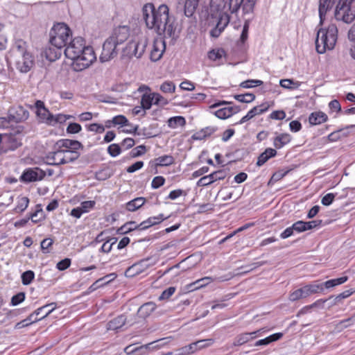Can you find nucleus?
Here are the masks:
<instances>
[{"mask_svg": "<svg viewBox=\"0 0 355 355\" xmlns=\"http://www.w3.org/2000/svg\"><path fill=\"white\" fill-rule=\"evenodd\" d=\"M308 297L318 293L323 292V284L318 282H313L311 284L305 285Z\"/></svg>", "mask_w": 355, "mask_h": 355, "instance_id": "obj_38", "label": "nucleus"}, {"mask_svg": "<svg viewBox=\"0 0 355 355\" xmlns=\"http://www.w3.org/2000/svg\"><path fill=\"white\" fill-rule=\"evenodd\" d=\"M234 98L239 102L249 103L255 99V96L252 93H246L244 94H236Z\"/></svg>", "mask_w": 355, "mask_h": 355, "instance_id": "obj_50", "label": "nucleus"}, {"mask_svg": "<svg viewBox=\"0 0 355 355\" xmlns=\"http://www.w3.org/2000/svg\"><path fill=\"white\" fill-rule=\"evenodd\" d=\"M73 118L71 115L63 114H58L56 115H53L51 116V119L49 121V125L55 126L57 124H62L66 122L67 120Z\"/></svg>", "mask_w": 355, "mask_h": 355, "instance_id": "obj_41", "label": "nucleus"}, {"mask_svg": "<svg viewBox=\"0 0 355 355\" xmlns=\"http://www.w3.org/2000/svg\"><path fill=\"white\" fill-rule=\"evenodd\" d=\"M145 151L146 147L144 146H138L130 151V156L132 157H137L144 154Z\"/></svg>", "mask_w": 355, "mask_h": 355, "instance_id": "obj_59", "label": "nucleus"}, {"mask_svg": "<svg viewBox=\"0 0 355 355\" xmlns=\"http://www.w3.org/2000/svg\"><path fill=\"white\" fill-rule=\"evenodd\" d=\"M130 36V28L127 26H121L116 28L109 37L116 45L124 42Z\"/></svg>", "mask_w": 355, "mask_h": 355, "instance_id": "obj_19", "label": "nucleus"}, {"mask_svg": "<svg viewBox=\"0 0 355 355\" xmlns=\"http://www.w3.org/2000/svg\"><path fill=\"white\" fill-rule=\"evenodd\" d=\"M81 125L77 123H71L67 128V132L69 134H76L81 131Z\"/></svg>", "mask_w": 355, "mask_h": 355, "instance_id": "obj_58", "label": "nucleus"}, {"mask_svg": "<svg viewBox=\"0 0 355 355\" xmlns=\"http://www.w3.org/2000/svg\"><path fill=\"white\" fill-rule=\"evenodd\" d=\"M155 303L148 302L141 305L138 309L137 314L142 318L148 317L156 309Z\"/></svg>", "mask_w": 355, "mask_h": 355, "instance_id": "obj_31", "label": "nucleus"}, {"mask_svg": "<svg viewBox=\"0 0 355 355\" xmlns=\"http://www.w3.org/2000/svg\"><path fill=\"white\" fill-rule=\"evenodd\" d=\"M146 200L144 198H136L126 203V209L129 211H135L141 207L145 202Z\"/></svg>", "mask_w": 355, "mask_h": 355, "instance_id": "obj_40", "label": "nucleus"}, {"mask_svg": "<svg viewBox=\"0 0 355 355\" xmlns=\"http://www.w3.org/2000/svg\"><path fill=\"white\" fill-rule=\"evenodd\" d=\"M168 217H164L162 214H159L157 216L149 217L146 220L143 221L139 225L140 229L145 230L153 225H157L162 222L164 220Z\"/></svg>", "mask_w": 355, "mask_h": 355, "instance_id": "obj_30", "label": "nucleus"}, {"mask_svg": "<svg viewBox=\"0 0 355 355\" xmlns=\"http://www.w3.org/2000/svg\"><path fill=\"white\" fill-rule=\"evenodd\" d=\"M29 116V112L22 106H16L10 108L8 112V119L12 122L19 123L26 121Z\"/></svg>", "mask_w": 355, "mask_h": 355, "instance_id": "obj_18", "label": "nucleus"}, {"mask_svg": "<svg viewBox=\"0 0 355 355\" xmlns=\"http://www.w3.org/2000/svg\"><path fill=\"white\" fill-rule=\"evenodd\" d=\"M335 6L334 16L336 20L352 23L355 19V0H333Z\"/></svg>", "mask_w": 355, "mask_h": 355, "instance_id": "obj_6", "label": "nucleus"}, {"mask_svg": "<svg viewBox=\"0 0 355 355\" xmlns=\"http://www.w3.org/2000/svg\"><path fill=\"white\" fill-rule=\"evenodd\" d=\"M175 89V83L170 80L164 81L159 87V89L164 94H173Z\"/></svg>", "mask_w": 355, "mask_h": 355, "instance_id": "obj_49", "label": "nucleus"}, {"mask_svg": "<svg viewBox=\"0 0 355 355\" xmlns=\"http://www.w3.org/2000/svg\"><path fill=\"white\" fill-rule=\"evenodd\" d=\"M257 0H211V10H225L231 14L238 12L243 6L245 14L252 13Z\"/></svg>", "mask_w": 355, "mask_h": 355, "instance_id": "obj_3", "label": "nucleus"}, {"mask_svg": "<svg viewBox=\"0 0 355 355\" xmlns=\"http://www.w3.org/2000/svg\"><path fill=\"white\" fill-rule=\"evenodd\" d=\"M56 145L60 150H78L82 147L79 141L70 139H60Z\"/></svg>", "mask_w": 355, "mask_h": 355, "instance_id": "obj_27", "label": "nucleus"}, {"mask_svg": "<svg viewBox=\"0 0 355 355\" xmlns=\"http://www.w3.org/2000/svg\"><path fill=\"white\" fill-rule=\"evenodd\" d=\"M64 152V164L73 162L79 157L77 150H62Z\"/></svg>", "mask_w": 355, "mask_h": 355, "instance_id": "obj_47", "label": "nucleus"}, {"mask_svg": "<svg viewBox=\"0 0 355 355\" xmlns=\"http://www.w3.org/2000/svg\"><path fill=\"white\" fill-rule=\"evenodd\" d=\"M291 140V137L288 133L280 134L273 140L274 146L277 148H282L284 146L288 144Z\"/></svg>", "mask_w": 355, "mask_h": 355, "instance_id": "obj_36", "label": "nucleus"}, {"mask_svg": "<svg viewBox=\"0 0 355 355\" xmlns=\"http://www.w3.org/2000/svg\"><path fill=\"white\" fill-rule=\"evenodd\" d=\"M276 150L268 148L265 150L258 157L257 165L261 166L263 165L270 158L273 157L276 155Z\"/></svg>", "mask_w": 355, "mask_h": 355, "instance_id": "obj_35", "label": "nucleus"}, {"mask_svg": "<svg viewBox=\"0 0 355 355\" xmlns=\"http://www.w3.org/2000/svg\"><path fill=\"white\" fill-rule=\"evenodd\" d=\"M3 142H4L5 148L7 149V152L8 150H15L21 145V139L15 135L6 136V140L3 139Z\"/></svg>", "mask_w": 355, "mask_h": 355, "instance_id": "obj_32", "label": "nucleus"}, {"mask_svg": "<svg viewBox=\"0 0 355 355\" xmlns=\"http://www.w3.org/2000/svg\"><path fill=\"white\" fill-rule=\"evenodd\" d=\"M153 95L154 105L164 106L168 103V101H167V99L165 98L164 96H162L159 93L154 92V93H153Z\"/></svg>", "mask_w": 355, "mask_h": 355, "instance_id": "obj_53", "label": "nucleus"}, {"mask_svg": "<svg viewBox=\"0 0 355 355\" xmlns=\"http://www.w3.org/2000/svg\"><path fill=\"white\" fill-rule=\"evenodd\" d=\"M6 61L9 64H14L20 72L27 73L34 64V57L27 50L26 42L17 40L8 51Z\"/></svg>", "mask_w": 355, "mask_h": 355, "instance_id": "obj_2", "label": "nucleus"}, {"mask_svg": "<svg viewBox=\"0 0 355 355\" xmlns=\"http://www.w3.org/2000/svg\"><path fill=\"white\" fill-rule=\"evenodd\" d=\"M112 123L114 125H128V120L123 115H118L112 119Z\"/></svg>", "mask_w": 355, "mask_h": 355, "instance_id": "obj_57", "label": "nucleus"}, {"mask_svg": "<svg viewBox=\"0 0 355 355\" xmlns=\"http://www.w3.org/2000/svg\"><path fill=\"white\" fill-rule=\"evenodd\" d=\"M268 109V105L266 103L261 104L258 106L254 107L251 109L246 115L243 116L241 119L237 123V124H243L250 119H252L254 116L261 114L263 112H266Z\"/></svg>", "mask_w": 355, "mask_h": 355, "instance_id": "obj_22", "label": "nucleus"}, {"mask_svg": "<svg viewBox=\"0 0 355 355\" xmlns=\"http://www.w3.org/2000/svg\"><path fill=\"white\" fill-rule=\"evenodd\" d=\"M174 162V157L168 155L160 156L155 159V165L157 166H168L172 165Z\"/></svg>", "mask_w": 355, "mask_h": 355, "instance_id": "obj_42", "label": "nucleus"}, {"mask_svg": "<svg viewBox=\"0 0 355 355\" xmlns=\"http://www.w3.org/2000/svg\"><path fill=\"white\" fill-rule=\"evenodd\" d=\"M292 229L298 233L306 231L305 222L302 220H298L295 222L293 224Z\"/></svg>", "mask_w": 355, "mask_h": 355, "instance_id": "obj_63", "label": "nucleus"}, {"mask_svg": "<svg viewBox=\"0 0 355 355\" xmlns=\"http://www.w3.org/2000/svg\"><path fill=\"white\" fill-rule=\"evenodd\" d=\"M327 116L322 112H315L310 114L309 121L311 125H316L327 121Z\"/></svg>", "mask_w": 355, "mask_h": 355, "instance_id": "obj_34", "label": "nucleus"}, {"mask_svg": "<svg viewBox=\"0 0 355 355\" xmlns=\"http://www.w3.org/2000/svg\"><path fill=\"white\" fill-rule=\"evenodd\" d=\"M126 322L131 326L135 322L130 320H128L124 315H121L110 320L107 324V329L108 330H117L124 326Z\"/></svg>", "mask_w": 355, "mask_h": 355, "instance_id": "obj_23", "label": "nucleus"}, {"mask_svg": "<svg viewBox=\"0 0 355 355\" xmlns=\"http://www.w3.org/2000/svg\"><path fill=\"white\" fill-rule=\"evenodd\" d=\"M171 340V337L164 338L135 348H132V345H129L124 349V352L127 354H135L143 348L149 350H157L165 346Z\"/></svg>", "mask_w": 355, "mask_h": 355, "instance_id": "obj_12", "label": "nucleus"}, {"mask_svg": "<svg viewBox=\"0 0 355 355\" xmlns=\"http://www.w3.org/2000/svg\"><path fill=\"white\" fill-rule=\"evenodd\" d=\"M29 204V199L27 197H19L17 199V205L15 209L16 212L21 213L26 209Z\"/></svg>", "mask_w": 355, "mask_h": 355, "instance_id": "obj_48", "label": "nucleus"}, {"mask_svg": "<svg viewBox=\"0 0 355 355\" xmlns=\"http://www.w3.org/2000/svg\"><path fill=\"white\" fill-rule=\"evenodd\" d=\"M35 273L32 270H27L21 275V282L24 285L30 284L34 279Z\"/></svg>", "mask_w": 355, "mask_h": 355, "instance_id": "obj_52", "label": "nucleus"}, {"mask_svg": "<svg viewBox=\"0 0 355 355\" xmlns=\"http://www.w3.org/2000/svg\"><path fill=\"white\" fill-rule=\"evenodd\" d=\"M338 39V28L335 24L320 28L315 39V49L318 53H324L334 48Z\"/></svg>", "mask_w": 355, "mask_h": 355, "instance_id": "obj_4", "label": "nucleus"}, {"mask_svg": "<svg viewBox=\"0 0 355 355\" xmlns=\"http://www.w3.org/2000/svg\"><path fill=\"white\" fill-rule=\"evenodd\" d=\"M263 84V81L260 80H247L240 83L239 86L242 88L249 89L253 88L257 86H260Z\"/></svg>", "mask_w": 355, "mask_h": 355, "instance_id": "obj_51", "label": "nucleus"}, {"mask_svg": "<svg viewBox=\"0 0 355 355\" xmlns=\"http://www.w3.org/2000/svg\"><path fill=\"white\" fill-rule=\"evenodd\" d=\"M96 60V54L92 46H87L77 58L71 60L72 68L76 71H81L88 68Z\"/></svg>", "mask_w": 355, "mask_h": 355, "instance_id": "obj_8", "label": "nucleus"}, {"mask_svg": "<svg viewBox=\"0 0 355 355\" xmlns=\"http://www.w3.org/2000/svg\"><path fill=\"white\" fill-rule=\"evenodd\" d=\"M279 85L284 89H296L300 87L301 83L298 81H293L291 79H282L279 81Z\"/></svg>", "mask_w": 355, "mask_h": 355, "instance_id": "obj_46", "label": "nucleus"}, {"mask_svg": "<svg viewBox=\"0 0 355 355\" xmlns=\"http://www.w3.org/2000/svg\"><path fill=\"white\" fill-rule=\"evenodd\" d=\"M46 175L44 171L39 168H27L20 177V180L24 182H31L42 180Z\"/></svg>", "mask_w": 355, "mask_h": 355, "instance_id": "obj_16", "label": "nucleus"}, {"mask_svg": "<svg viewBox=\"0 0 355 355\" xmlns=\"http://www.w3.org/2000/svg\"><path fill=\"white\" fill-rule=\"evenodd\" d=\"M261 331H262V329H259L258 331H252L250 333L241 334L239 335L238 336H236V338H235V340L234 341V345L235 346L242 345L248 343V341L254 339V338H256L257 334L261 332Z\"/></svg>", "mask_w": 355, "mask_h": 355, "instance_id": "obj_28", "label": "nucleus"}, {"mask_svg": "<svg viewBox=\"0 0 355 355\" xmlns=\"http://www.w3.org/2000/svg\"><path fill=\"white\" fill-rule=\"evenodd\" d=\"M116 243L115 239H112L105 241L101 246V251L103 252H110L112 250V245Z\"/></svg>", "mask_w": 355, "mask_h": 355, "instance_id": "obj_64", "label": "nucleus"}, {"mask_svg": "<svg viewBox=\"0 0 355 355\" xmlns=\"http://www.w3.org/2000/svg\"><path fill=\"white\" fill-rule=\"evenodd\" d=\"M53 243V240L51 238H46L42 241L41 248L44 253L49 252V249Z\"/></svg>", "mask_w": 355, "mask_h": 355, "instance_id": "obj_56", "label": "nucleus"}, {"mask_svg": "<svg viewBox=\"0 0 355 355\" xmlns=\"http://www.w3.org/2000/svg\"><path fill=\"white\" fill-rule=\"evenodd\" d=\"M56 309V304L55 302L46 304L31 313L24 322H28L29 323L35 322L43 318L47 317Z\"/></svg>", "mask_w": 355, "mask_h": 355, "instance_id": "obj_11", "label": "nucleus"}, {"mask_svg": "<svg viewBox=\"0 0 355 355\" xmlns=\"http://www.w3.org/2000/svg\"><path fill=\"white\" fill-rule=\"evenodd\" d=\"M33 107L35 109V114L40 122L49 125V121L53 114L45 107L44 102L40 100L37 101Z\"/></svg>", "mask_w": 355, "mask_h": 355, "instance_id": "obj_17", "label": "nucleus"}, {"mask_svg": "<svg viewBox=\"0 0 355 355\" xmlns=\"http://www.w3.org/2000/svg\"><path fill=\"white\" fill-rule=\"evenodd\" d=\"M307 297L308 295L305 286H303L291 293L288 299L291 302H295L302 298H306Z\"/></svg>", "mask_w": 355, "mask_h": 355, "instance_id": "obj_43", "label": "nucleus"}, {"mask_svg": "<svg viewBox=\"0 0 355 355\" xmlns=\"http://www.w3.org/2000/svg\"><path fill=\"white\" fill-rule=\"evenodd\" d=\"M157 262V259L155 257H148L142 259L129 267L125 271V275L127 277H133L139 275L150 267L155 265Z\"/></svg>", "mask_w": 355, "mask_h": 355, "instance_id": "obj_9", "label": "nucleus"}, {"mask_svg": "<svg viewBox=\"0 0 355 355\" xmlns=\"http://www.w3.org/2000/svg\"><path fill=\"white\" fill-rule=\"evenodd\" d=\"M62 48L51 45L50 43V46L44 51L46 58L51 62L59 59L62 55Z\"/></svg>", "mask_w": 355, "mask_h": 355, "instance_id": "obj_26", "label": "nucleus"}, {"mask_svg": "<svg viewBox=\"0 0 355 355\" xmlns=\"http://www.w3.org/2000/svg\"><path fill=\"white\" fill-rule=\"evenodd\" d=\"M334 1L331 0H320L319 1V17L320 22L322 24L325 19L327 12L332 8Z\"/></svg>", "mask_w": 355, "mask_h": 355, "instance_id": "obj_29", "label": "nucleus"}, {"mask_svg": "<svg viewBox=\"0 0 355 355\" xmlns=\"http://www.w3.org/2000/svg\"><path fill=\"white\" fill-rule=\"evenodd\" d=\"M211 282H213V279L211 277H205L190 284L189 288L192 291L197 290L206 286Z\"/></svg>", "mask_w": 355, "mask_h": 355, "instance_id": "obj_37", "label": "nucleus"}, {"mask_svg": "<svg viewBox=\"0 0 355 355\" xmlns=\"http://www.w3.org/2000/svg\"><path fill=\"white\" fill-rule=\"evenodd\" d=\"M283 336L282 333H276L274 334H272L263 339H261L258 341H257L254 344V346H261V345H267L270 343L277 341L279 340Z\"/></svg>", "mask_w": 355, "mask_h": 355, "instance_id": "obj_39", "label": "nucleus"}, {"mask_svg": "<svg viewBox=\"0 0 355 355\" xmlns=\"http://www.w3.org/2000/svg\"><path fill=\"white\" fill-rule=\"evenodd\" d=\"M225 56V52L221 48L212 49L207 53L208 58L213 62H217V64L222 63L223 59Z\"/></svg>", "mask_w": 355, "mask_h": 355, "instance_id": "obj_33", "label": "nucleus"}, {"mask_svg": "<svg viewBox=\"0 0 355 355\" xmlns=\"http://www.w3.org/2000/svg\"><path fill=\"white\" fill-rule=\"evenodd\" d=\"M239 112L237 106L225 107L220 108L215 112H211L216 117L220 119H226Z\"/></svg>", "mask_w": 355, "mask_h": 355, "instance_id": "obj_25", "label": "nucleus"}, {"mask_svg": "<svg viewBox=\"0 0 355 355\" xmlns=\"http://www.w3.org/2000/svg\"><path fill=\"white\" fill-rule=\"evenodd\" d=\"M218 12V17L216 27L213 28L210 35L213 37H218L220 33L224 31L225 27L228 25L230 17V12L225 10H216Z\"/></svg>", "mask_w": 355, "mask_h": 355, "instance_id": "obj_13", "label": "nucleus"}, {"mask_svg": "<svg viewBox=\"0 0 355 355\" xmlns=\"http://www.w3.org/2000/svg\"><path fill=\"white\" fill-rule=\"evenodd\" d=\"M153 104H154L153 93L144 94L141 99V105H142L143 110H149Z\"/></svg>", "mask_w": 355, "mask_h": 355, "instance_id": "obj_45", "label": "nucleus"}, {"mask_svg": "<svg viewBox=\"0 0 355 355\" xmlns=\"http://www.w3.org/2000/svg\"><path fill=\"white\" fill-rule=\"evenodd\" d=\"M25 300V294L24 293H19L17 295L12 296L11 299V304L12 306H17Z\"/></svg>", "mask_w": 355, "mask_h": 355, "instance_id": "obj_62", "label": "nucleus"}, {"mask_svg": "<svg viewBox=\"0 0 355 355\" xmlns=\"http://www.w3.org/2000/svg\"><path fill=\"white\" fill-rule=\"evenodd\" d=\"M227 175V172L224 170H219L215 171L208 175H205L201 178L198 182L197 185L198 187L208 186L213 182L225 179Z\"/></svg>", "mask_w": 355, "mask_h": 355, "instance_id": "obj_20", "label": "nucleus"}, {"mask_svg": "<svg viewBox=\"0 0 355 355\" xmlns=\"http://www.w3.org/2000/svg\"><path fill=\"white\" fill-rule=\"evenodd\" d=\"M165 49L164 40L161 37L155 38L150 46V59L153 62L159 60L162 57Z\"/></svg>", "mask_w": 355, "mask_h": 355, "instance_id": "obj_15", "label": "nucleus"}, {"mask_svg": "<svg viewBox=\"0 0 355 355\" xmlns=\"http://www.w3.org/2000/svg\"><path fill=\"white\" fill-rule=\"evenodd\" d=\"M96 202L94 200H88L82 202L79 207L83 213H87L94 208Z\"/></svg>", "mask_w": 355, "mask_h": 355, "instance_id": "obj_55", "label": "nucleus"}, {"mask_svg": "<svg viewBox=\"0 0 355 355\" xmlns=\"http://www.w3.org/2000/svg\"><path fill=\"white\" fill-rule=\"evenodd\" d=\"M71 37L69 28L64 23H58L50 31V43L58 47H64Z\"/></svg>", "mask_w": 355, "mask_h": 355, "instance_id": "obj_7", "label": "nucleus"}, {"mask_svg": "<svg viewBox=\"0 0 355 355\" xmlns=\"http://www.w3.org/2000/svg\"><path fill=\"white\" fill-rule=\"evenodd\" d=\"M86 47L87 46L85 45L83 38L80 37H75L66 47L64 50L65 56L70 60H73L77 58Z\"/></svg>", "mask_w": 355, "mask_h": 355, "instance_id": "obj_10", "label": "nucleus"}, {"mask_svg": "<svg viewBox=\"0 0 355 355\" xmlns=\"http://www.w3.org/2000/svg\"><path fill=\"white\" fill-rule=\"evenodd\" d=\"M168 126L171 128H176L178 127H183L186 124V120L182 116H177L171 117L168 119Z\"/></svg>", "mask_w": 355, "mask_h": 355, "instance_id": "obj_44", "label": "nucleus"}, {"mask_svg": "<svg viewBox=\"0 0 355 355\" xmlns=\"http://www.w3.org/2000/svg\"><path fill=\"white\" fill-rule=\"evenodd\" d=\"M199 0H178V9L183 11L185 16L190 17L196 12Z\"/></svg>", "mask_w": 355, "mask_h": 355, "instance_id": "obj_21", "label": "nucleus"}, {"mask_svg": "<svg viewBox=\"0 0 355 355\" xmlns=\"http://www.w3.org/2000/svg\"><path fill=\"white\" fill-rule=\"evenodd\" d=\"M355 292V290L351 289V290H347L343 291V293L338 295L335 299H334V304H337L341 300L347 298L349 297L352 294H353Z\"/></svg>", "mask_w": 355, "mask_h": 355, "instance_id": "obj_61", "label": "nucleus"}, {"mask_svg": "<svg viewBox=\"0 0 355 355\" xmlns=\"http://www.w3.org/2000/svg\"><path fill=\"white\" fill-rule=\"evenodd\" d=\"M116 44L109 37L103 44V49L99 60L101 62H106L113 59L117 55Z\"/></svg>", "mask_w": 355, "mask_h": 355, "instance_id": "obj_14", "label": "nucleus"}, {"mask_svg": "<svg viewBox=\"0 0 355 355\" xmlns=\"http://www.w3.org/2000/svg\"><path fill=\"white\" fill-rule=\"evenodd\" d=\"M142 17L146 26L156 31L159 35L173 37L175 32L173 20L169 16V8L165 4L155 9L151 3H147L142 7Z\"/></svg>", "mask_w": 355, "mask_h": 355, "instance_id": "obj_1", "label": "nucleus"}, {"mask_svg": "<svg viewBox=\"0 0 355 355\" xmlns=\"http://www.w3.org/2000/svg\"><path fill=\"white\" fill-rule=\"evenodd\" d=\"M175 291V287L171 286V287L168 288L167 289L164 290L162 292L161 295L159 297V300H168L171 295H173Z\"/></svg>", "mask_w": 355, "mask_h": 355, "instance_id": "obj_60", "label": "nucleus"}, {"mask_svg": "<svg viewBox=\"0 0 355 355\" xmlns=\"http://www.w3.org/2000/svg\"><path fill=\"white\" fill-rule=\"evenodd\" d=\"M64 152L59 148L57 150L49 153L46 156V162L50 165L64 164Z\"/></svg>", "mask_w": 355, "mask_h": 355, "instance_id": "obj_24", "label": "nucleus"}, {"mask_svg": "<svg viewBox=\"0 0 355 355\" xmlns=\"http://www.w3.org/2000/svg\"><path fill=\"white\" fill-rule=\"evenodd\" d=\"M148 44L147 35L141 32L137 33L131 37V39L123 49L122 56L128 58L132 57L140 58L146 51Z\"/></svg>", "mask_w": 355, "mask_h": 355, "instance_id": "obj_5", "label": "nucleus"}, {"mask_svg": "<svg viewBox=\"0 0 355 355\" xmlns=\"http://www.w3.org/2000/svg\"><path fill=\"white\" fill-rule=\"evenodd\" d=\"M121 152V148L119 144H112L107 148V153L110 156L115 157L118 156Z\"/></svg>", "mask_w": 355, "mask_h": 355, "instance_id": "obj_54", "label": "nucleus"}]
</instances>
